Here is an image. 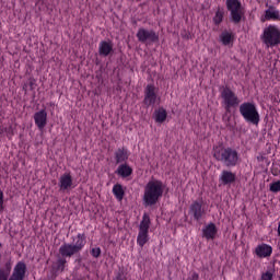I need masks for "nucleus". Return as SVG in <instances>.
<instances>
[{"mask_svg":"<svg viewBox=\"0 0 280 280\" xmlns=\"http://www.w3.org/2000/svg\"><path fill=\"white\" fill-rule=\"evenodd\" d=\"M278 235L280 236V222L278 223Z\"/></svg>","mask_w":280,"mask_h":280,"instance_id":"nucleus-37","label":"nucleus"},{"mask_svg":"<svg viewBox=\"0 0 280 280\" xmlns=\"http://www.w3.org/2000/svg\"><path fill=\"white\" fill-rule=\"evenodd\" d=\"M139 231H144L149 233L150 231V215L148 213H144L142 217V221L140 222Z\"/></svg>","mask_w":280,"mask_h":280,"instance_id":"nucleus-24","label":"nucleus"},{"mask_svg":"<svg viewBox=\"0 0 280 280\" xmlns=\"http://www.w3.org/2000/svg\"><path fill=\"white\" fill-rule=\"evenodd\" d=\"M0 259H1V254H0ZM12 272V259H9L4 264V268H0V280H8V277H10V273Z\"/></svg>","mask_w":280,"mask_h":280,"instance_id":"nucleus-21","label":"nucleus"},{"mask_svg":"<svg viewBox=\"0 0 280 280\" xmlns=\"http://www.w3.org/2000/svg\"><path fill=\"white\" fill-rule=\"evenodd\" d=\"M86 246V234H78L77 237L72 240V243H65L59 247V257L52 266L55 272H65L67 267V258L73 257V255H80L82 248Z\"/></svg>","mask_w":280,"mask_h":280,"instance_id":"nucleus-1","label":"nucleus"},{"mask_svg":"<svg viewBox=\"0 0 280 280\" xmlns=\"http://www.w3.org/2000/svg\"><path fill=\"white\" fill-rule=\"evenodd\" d=\"M240 113L248 124L259 126V112L254 103L245 102L240 105Z\"/></svg>","mask_w":280,"mask_h":280,"instance_id":"nucleus-4","label":"nucleus"},{"mask_svg":"<svg viewBox=\"0 0 280 280\" xmlns=\"http://www.w3.org/2000/svg\"><path fill=\"white\" fill-rule=\"evenodd\" d=\"M28 86L31 91H34L36 89V80L35 79H30L28 80Z\"/></svg>","mask_w":280,"mask_h":280,"instance_id":"nucleus-30","label":"nucleus"},{"mask_svg":"<svg viewBox=\"0 0 280 280\" xmlns=\"http://www.w3.org/2000/svg\"><path fill=\"white\" fill-rule=\"evenodd\" d=\"M262 40L265 45H270V47H275V45H279L280 43V31L277 26L269 25L264 30Z\"/></svg>","mask_w":280,"mask_h":280,"instance_id":"nucleus-7","label":"nucleus"},{"mask_svg":"<svg viewBox=\"0 0 280 280\" xmlns=\"http://www.w3.org/2000/svg\"><path fill=\"white\" fill-rule=\"evenodd\" d=\"M163 191H165L163 182L158 179L150 180L144 187V207H154L163 198Z\"/></svg>","mask_w":280,"mask_h":280,"instance_id":"nucleus-3","label":"nucleus"},{"mask_svg":"<svg viewBox=\"0 0 280 280\" xmlns=\"http://www.w3.org/2000/svg\"><path fill=\"white\" fill-rule=\"evenodd\" d=\"M59 187L61 191H67L73 187V177H71V173H65L60 176Z\"/></svg>","mask_w":280,"mask_h":280,"instance_id":"nucleus-14","label":"nucleus"},{"mask_svg":"<svg viewBox=\"0 0 280 280\" xmlns=\"http://www.w3.org/2000/svg\"><path fill=\"white\" fill-rule=\"evenodd\" d=\"M230 113L223 115V121H225L226 126H231V116H228Z\"/></svg>","mask_w":280,"mask_h":280,"instance_id":"nucleus-31","label":"nucleus"},{"mask_svg":"<svg viewBox=\"0 0 280 280\" xmlns=\"http://www.w3.org/2000/svg\"><path fill=\"white\" fill-rule=\"evenodd\" d=\"M144 106H154L156 104V88L153 84H148L144 90Z\"/></svg>","mask_w":280,"mask_h":280,"instance_id":"nucleus-10","label":"nucleus"},{"mask_svg":"<svg viewBox=\"0 0 280 280\" xmlns=\"http://www.w3.org/2000/svg\"><path fill=\"white\" fill-rule=\"evenodd\" d=\"M220 180L222 185H233L236 180V175L231 171H222Z\"/></svg>","mask_w":280,"mask_h":280,"instance_id":"nucleus-16","label":"nucleus"},{"mask_svg":"<svg viewBox=\"0 0 280 280\" xmlns=\"http://www.w3.org/2000/svg\"><path fill=\"white\" fill-rule=\"evenodd\" d=\"M278 104H280L279 94H277V96L273 97V106H278Z\"/></svg>","mask_w":280,"mask_h":280,"instance_id":"nucleus-35","label":"nucleus"},{"mask_svg":"<svg viewBox=\"0 0 280 280\" xmlns=\"http://www.w3.org/2000/svg\"><path fill=\"white\" fill-rule=\"evenodd\" d=\"M23 91H27V84H24V86H23Z\"/></svg>","mask_w":280,"mask_h":280,"instance_id":"nucleus-38","label":"nucleus"},{"mask_svg":"<svg viewBox=\"0 0 280 280\" xmlns=\"http://www.w3.org/2000/svg\"><path fill=\"white\" fill-rule=\"evenodd\" d=\"M272 174H275V176H277L278 173H275V168H272Z\"/></svg>","mask_w":280,"mask_h":280,"instance_id":"nucleus-39","label":"nucleus"},{"mask_svg":"<svg viewBox=\"0 0 280 280\" xmlns=\"http://www.w3.org/2000/svg\"><path fill=\"white\" fill-rule=\"evenodd\" d=\"M154 115L156 124H163L167 119V110L163 107L155 109Z\"/></svg>","mask_w":280,"mask_h":280,"instance_id":"nucleus-22","label":"nucleus"},{"mask_svg":"<svg viewBox=\"0 0 280 280\" xmlns=\"http://www.w3.org/2000/svg\"><path fill=\"white\" fill-rule=\"evenodd\" d=\"M202 233L206 240H215V235H218V228L214 223H209L206 229L202 230Z\"/></svg>","mask_w":280,"mask_h":280,"instance_id":"nucleus-18","label":"nucleus"},{"mask_svg":"<svg viewBox=\"0 0 280 280\" xmlns=\"http://www.w3.org/2000/svg\"><path fill=\"white\" fill-rule=\"evenodd\" d=\"M137 38L140 43H159V36L154 31H148L145 28H139L137 33Z\"/></svg>","mask_w":280,"mask_h":280,"instance_id":"nucleus-9","label":"nucleus"},{"mask_svg":"<svg viewBox=\"0 0 280 280\" xmlns=\"http://www.w3.org/2000/svg\"><path fill=\"white\" fill-rule=\"evenodd\" d=\"M221 100H223L222 104L226 113H231V108H237L241 102L237 94H235V92H233V90H231L229 86L222 88Z\"/></svg>","mask_w":280,"mask_h":280,"instance_id":"nucleus-6","label":"nucleus"},{"mask_svg":"<svg viewBox=\"0 0 280 280\" xmlns=\"http://www.w3.org/2000/svg\"><path fill=\"white\" fill-rule=\"evenodd\" d=\"M27 272V265L24 261H19L9 278V280H25V275Z\"/></svg>","mask_w":280,"mask_h":280,"instance_id":"nucleus-11","label":"nucleus"},{"mask_svg":"<svg viewBox=\"0 0 280 280\" xmlns=\"http://www.w3.org/2000/svg\"><path fill=\"white\" fill-rule=\"evenodd\" d=\"M212 21L214 25H220L224 21V9L218 8Z\"/></svg>","mask_w":280,"mask_h":280,"instance_id":"nucleus-25","label":"nucleus"},{"mask_svg":"<svg viewBox=\"0 0 280 280\" xmlns=\"http://www.w3.org/2000/svg\"><path fill=\"white\" fill-rule=\"evenodd\" d=\"M261 280H272V273L268 271L266 273H262Z\"/></svg>","mask_w":280,"mask_h":280,"instance_id":"nucleus-33","label":"nucleus"},{"mask_svg":"<svg viewBox=\"0 0 280 280\" xmlns=\"http://www.w3.org/2000/svg\"><path fill=\"white\" fill-rule=\"evenodd\" d=\"M91 255H92V257H94L95 259H97L98 257L102 256V248H100V247H93V248L91 249Z\"/></svg>","mask_w":280,"mask_h":280,"instance_id":"nucleus-28","label":"nucleus"},{"mask_svg":"<svg viewBox=\"0 0 280 280\" xmlns=\"http://www.w3.org/2000/svg\"><path fill=\"white\" fill-rule=\"evenodd\" d=\"M213 159L222 163L225 167H235L240 163V153L231 147H215Z\"/></svg>","mask_w":280,"mask_h":280,"instance_id":"nucleus-2","label":"nucleus"},{"mask_svg":"<svg viewBox=\"0 0 280 280\" xmlns=\"http://www.w3.org/2000/svg\"><path fill=\"white\" fill-rule=\"evenodd\" d=\"M198 279H199L198 273L192 272V275H191V277H190V280H198Z\"/></svg>","mask_w":280,"mask_h":280,"instance_id":"nucleus-36","label":"nucleus"},{"mask_svg":"<svg viewBox=\"0 0 280 280\" xmlns=\"http://www.w3.org/2000/svg\"><path fill=\"white\" fill-rule=\"evenodd\" d=\"M115 54V50L113 49V42L112 40H103L100 43L98 46V56H102L103 58H107V56H113Z\"/></svg>","mask_w":280,"mask_h":280,"instance_id":"nucleus-12","label":"nucleus"},{"mask_svg":"<svg viewBox=\"0 0 280 280\" xmlns=\"http://www.w3.org/2000/svg\"><path fill=\"white\" fill-rule=\"evenodd\" d=\"M202 205H203V201L202 199H200V200L192 201V203L189 207V213L190 215H192L194 220H196L197 222H200V220H202V218L207 215V210Z\"/></svg>","mask_w":280,"mask_h":280,"instance_id":"nucleus-8","label":"nucleus"},{"mask_svg":"<svg viewBox=\"0 0 280 280\" xmlns=\"http://www.w3.org/2000/svg\"><path fill=\"white\" fill-rule=\"evenodd\" d=\"M257 257H270L272 255V247L270 245L261 244L255 249Z\"/></svg>","mask_w":280,"mask_h":280,"instance_id":"nucleus-17","label":"nucleus"},{"mask_svg":"<svg viewBox=\"0 0 280 280\" xmlns=\"http://www.w3.org/2000/svg\"><path fill=\"white\" fill-rule=\"evenodd\" d=\"M3 212V191L0 190V213Z\"/></svg>","mask_w":280,"mask_h":280,"instance_id":"nucleus-34","label":"nucleus"},{"mask_svg":"<svg viewBox=\"0 0 280 280\" xmlns=\"http://www.w3.org/2000/svg\"><path fill=\"white\" fill-rule=\"evenodd\" d=\"M280 15L279 11H277V8L269 7L268 10L265 11V16L261 18L262 23L266 21H279Z\"/></svg>","mask_w":280,"mask_h":280,"instance_id":"nucleus-15","label":"nucleus"},{"mask_svg":"<svg viewBox=\"0 0 280 280\" xmlns=\"http://www.w3.org/2000/svg\"><path fill=\"white\" fill-rule=\"evenodd\" d=\"M221 43L223 45H231V43H233V33H229L228 31H224L221 36Z\"/></svg>","mask_w":280,"mask_h":280,"instance_id":"nucleus-26","label":"nucleus"},{"mask_svg":"<svg viewBox=\"0 0 280 280\" xmlns=\"http://www.w3.org/2000/svg\"><path fill=\"white\" fill-rule=\"evenodd\" d=\"M225 5L230 12L232 23H234V25H240L246 13L244 7H242V2L240 0H226Z\"/></svg>","mask_w":280,"mask_h":280,"instance_id":"nucleus-5","label":"nucleus"},{"mask_svg":"<svg viewBox=\"0 0 280 280\" xmlns=\"http://www.w3.org/2000/svg\"><path fill=\"white\" fill-rule=\"evenodd\" d=\"M270 191H273L277 194V191H280V180L270 184Z\"/></svg>","mask_w":280,"mask_h":280,"instance_id":"nucleus-29","label":"nucleus"},{"mask_svg":"<svg viewBox=\"0 0 280 280\" xmlns=\"http://www.w3.org/2000/svg\"><path fill=\"white\" fill-rule=\"evenodd\" d=\"M137 242L141 248L148 244V232L139 230Z\"/></svg>","mask_w":280,"mask_h":280,"instance_id":"nucleus-27","label":"nucleus"},{"mask_svg":"<svg viewBox=\"0 0 280 280\" xmlns=\"http://www.w3.org/2000/svg\"><path fill=\"white\" fill-rule=\"evenodd\" d=\"M116 174L118 176H121V178H128V176H132V167L128 164H120L118 168L116 170Z\"/></svg>","mask_w":280,"mask_h":280,"instance_id":"nucleus-20","label":"nucleus"},{"mask_svg":"<svg viewBox=\"0 0 280 280\" xmlns=\"http://www.w3.org/2000/svg\"><path fill=\"white\" fill-rule=\"evenodd\" d=\"M117 280H127L126 279V275H124V270H119L117 276H116Z\"/></svg>","mask_w":280,"mask_h":280,"instance_id":"nucleus-32","label":"nucleus"},{"mask_svg":"<svg viewBox=\"0 0 280 280\" xmlns=\"http://www.w3.org/2000/svg\"><path fill=\"white\" fill-rule=\"evenodd\" d=\"M128 149L126 148H119L115 152V161L116 165H119V163H126L128 161Z\"/></svg>","mask_w":280,"mask_h":280,"instance_id":"nucleus-19","label":"nucleus"},{"mask_svg":"<svg viewBox=\"0 0 280 280\" xmlns=\"http://www.w3.org/2000/svg\"><path fill=\"white\" fill-rule=\"evenodd\" d=\"M113 194L117 200H124V196H126V191L124 190V186L121 184H116L113 187Z\"/></svg>","mask_w":280,"mask_h":280,"instance_id":"nucleus-23","label":"nucleus"},{"mask_svg":"<svg viewBox=\"0 0 280 280\" xmlns=\"http://www.w3.org/2000/svg\"><path fill=\"white\" fill-rule=\"evenodd\" d=\"M35 126H37L38 130H44L45 126H47V110L42 109L34 114Z\"/></svg>","mask_w":280,"mask_h":280,"instance_id":"nucleus-13","label":"nucleus"}]
</instances>
